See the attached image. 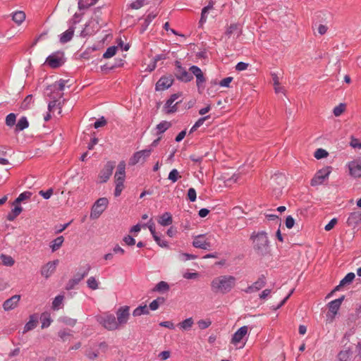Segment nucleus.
Instances as JSON below:
<instances>
[{
    "instance_id": "1",
    "label": "nucleus",
    "mask_w": 361,
    "mask_h": 361,
    "mask_svg": "<svg viewBox=\"0 0 361 361\" xmlns=\"http://www.w3.org/2000/svg\"><path fill=\"white\" fill-rule=\"evenodd\" d=\"M235 283L236 279L233 276L221 275L212 280L211 290L216 294H226L231 291Z\"/></svg>"
},
{
    "instance_id": "2",
    "label": "nucleus",
    "mask_w": 361,
    "mask_h": 361,
    "mask_svg": "<svg viewBox=\"0 0 361 361\" xmlns=\"http://www.w3.org/2000/svg\"><path fill=\"white\" fill-rule=\"evenodd\" d=\"M253 247L259 255H264L269 252V243L265 231L253 232L250 236Z\"/></svg>"
},
{
    "instance_id": "3",
    "label": "nucleus",
    "mask_w": 361,
    "mask_h": 361,
    "mask_svg": "<svg viewBox=\"0 0 361 361\" xmlns=\"http://www.w3.org/2000/svg\"><path fill=\"white\" fill-rule=\"evenodd\" d=\"M158 143V138L155 139L152 145L148 147L147 149L140 150L133 154V155L129 159L128 164L130 166H134L137 164H143L147 157H149L151 152L152 151V147H156Z\"/></svg>"
},
{
    "instance_id": "4",
    "label": "nucleus",
    "mask_w": 361,
    "mask_h": 361,
    "mask_svg": "<svg viewBox=\"0 0 361 361\" xmlns=\"http://www.w3.org/2000/svg\"><path fill=\"white\" fill-rule=\"evenodd\" d=\"M97 321L108 331H114L120 329L116 317L112 314H105L98 316Z\"/></svg>"
},
{
    "instance_id": "5",
    "label": "nucleus",
    "mask_w": 361,
    "mask_h": 361,
    "mask_svg": "<svg viewBox=\"0 0 361 361\" xmlns=\"http://www.w3.org/2000/svg\"><path fill=\"white\" fill-rule=\"evenodd\" d=\"M109 204V200L106 197L99 198L92 205L90 217L91 219H98L105 211Z\"/></svg>"
},
{
    "instance_id": "6",
    "label": "nucleus",
    "mask_w": 361,
    "mask_h": 361,
    "mask_svg": "<svg viewBox=\"0 0 361 361\" xmlns=\"http://www.w3.org/2000/svg\"><path fill=\"white\" fill-rule=\"evenodd\" d=\"M142 228H148L154 238V240L158 243V234L156 232V225L152 221V217H150L146 223L143 222L133 226L130 228V232L133 233H138Z\"/></svg>"
},
{
    "instance_id": "7",
    "label": "nucleus",
    "mask_w": 361,
    "mask_h": 361,
    "mask_svg": "<svg viewBox=\"0 0 361 361\" xmlns=\"http://www.w3.org/2000/svg\"><path fill=\"white\" fill-rule=\"evenodd\" d=\"M331 172V168L330 166H326L319 170L311 180V185L317 186L322 184L324 181L328 178Z\"/></svg>"
},
{
    "instance_id": "8",
    "label": "nucleus",
    "mask_w": 361,
    "mask_h": 361,
    "mask_svg": "<svg viewBox=\"0 0 361 361\" xmlns=\"http://www.w3.org/2000/svg\"><path fill=\"white\" fill-rule=\"evenodd\" d=\"M248 334V326H243L238 329L233 335L231 338V343L235 346H238L239 344H242L240 348L244 346L245 343L243 342L244 338Z\"/></svg>"
},
{
    "instance_id": "9",
    "label": "nucleus",
    "mask_w": 361,
    "mask_h": 361,
    "mask_svg": "<svg viewBox=\"0 0 361 361\" xmlns=\"http://www.w3.org/2000/svg\"><path fill=\"white\" fill-rule=\"evenodd\" d=\"M116 321L120 328L125 325L130 317V307L128 306L120 307L116 312Z\"/></svg>"
},
{
    "instance_id": "10",
    "label": "nucleus",
    "mask_w": 361,
    "mask_h": 361,
    "mask_svg": "<svg viewBox=\"0 0 361 361\" xmlns=\"http://www.w3.org/2000/svg\"><path fill=\"white\" fill-rule=\"evenodd\" d=\"M158 309V298L154 300L149 306L147 305H140L135 308L133 312L134 317H138L142 314H149V310H156Z\"/></svg>"
},
{
    "instance_id": "11",
    "label": "nucleus",
    "mask_w": 361,
    "mask_h": 361,
    "mask_svg": "<svg viewBox=\"0 0 361 361\" xmlns=\"http://www.w3.org/2000/svg\"><path fill=\"white\" fill-rule=\"evenodd\" d=\"M90 269L91 267L87 264L86 269L82 273L78 272L72 279L68 281L66 289L67 290H70L74 288V287L88 274Z\"/></svg>"
},
{
    "instance_id": "12",
    "label": "nucleus",
    "mask_w": 361,
    "mask_h": 361,
    "mask_svg": "<svg viewBox=\"0 0 361 361\" xmlns=\"http://www.w3.org/2000/svg\"><path fill=\"white\" fill-rule=\"evenodd\" d=\"M99 28V23L95 20H90L85 25V27L80 32V36L85 37L87 36L92 35Z\"/></svg>"
},
{
    "instance_id": "13",
    "label": "nucleus",
    "mask_w": 361,
    "mask_h": 361,
    "mask_svg": "<svg viewBox=\"0 0 361 361\" xmlns=\"http://www.w3.org/2000/svg\"><path fill=\"white\" fill-rule=\"evenodd\" d=\"M59 262V261L58 259H55L42 266L40 271L41 275L45 279L49 278L56 271Z\"/></svg>"
},
{
    "instance_id": "14",
    "label": "nucleus",
    "mask_w": 361,
    "mask_h": 361,
    "mask_svg": "<svg viewBox=\"0 0 361 361\" xmlns=\"http://www.w3.org/2000/svg\"><path fill=\"white\" fill-rule=\"evenodd\" d=\"M349 173L355 178L361 177V158L354 159L348 164Z\"/></svg>"
},
{
    "instance_id": "15",
    "label": "nucleus",
    "mask_w": 361,
    "mask_h": 361,
    "mask_svg": "<svg viewBox=\"0 0 361 361\" xmlns=\"http://www.w3.org/2000/svg\"><path fill=\"white\" fill-rule=\"evenodd\" d=\"M46 63L52 68L60 67L63 63L62 54L56 53L49 55L46 59Z\"/></svg>"
},
{
    "instance_id": "16",
    "label": "nucleus",
    "mask_w": 361,
    "mask_h": 361,
    "mask_svg": "<svg viewBox=\"0 0 361 361\" xmlns=\"http://www.w3.org/2000/svg\"><path fill=\"white\" fill-rule=\"evenodd\" d=\"M265 284L266 279L265 276L262 275L260 277H259V279L255 283L247 287L244 290V292H245L246 293H252L254 292H257L262 289L265 286Z\"/></svg>"
},
{
    "instance_id": "17",
    "label": "nucleus",
    "mask_w": 361,
    "mask_h": 361,
    "mask_svg": "<svg viewBox=\"0 0 361 361\" xmlns=\"http://www.w3.org/2000/svg\"><path fill=\"white\" fill-rule=\"evenodd\" d=\"M176 66L177 69V78L184 82H190L192 80V75L189 73L186 69L181 66L179 61H176Z\"/></svg>"
},
{
    "instance_id": "18",
    "label": "nucleus",
    "mask_w": 361,
    "mask_h": 361,
    "mask_svg": "<svg viewBox=\"0 0 361 361\" xmlns=\"http://www.w3.org/2000/svg\"><path fill=\"white\" fill-rule=\"evenodd\" d=\"M361 223V211L356 210L350 212L346 221L348 226L356 227Z\"/></svg>"
},
{
    "instance_id": "19",
    "label": "nucleus",
    "mask_w": 361,
    "mask_h": 361,
    "mask_svg": "<svg viewBox=\"0 0 361 361\" xmlns=\"http://www.w3.org/2000/svg\"><path fill=\"white\" fill-rule=\"evenodd\" d=\"M20 300V295H15L5 300L3 303V308L5 311H10L16 308Z\"/></svg>"
},
{
    "instance_id": "20",
    "label": "nucleus",
    "mask_w": 361,
    "mask_h": 361,
    "mask_svg": "<svg viewBox=\"0 0 361 361\" xmlns=\"http://www.w3.org/2000/svg\"><path fill=\"white\" fill-rule=\"evenodd\" d=\"M126 178V163L124 161H120L115 173V183H124Z\"/></svg>"
},
{
    "instance_id": "21",
    "label": "nucleus",
    "mask_w": 361,
    "mask_h": 361,
    "mask_svg": "<svg viewBox=\"0 0 361 361\" xmlns=\"http://www.w3.org/2000/svg\"><path fill=\"white\" fill-rule=\"evenodd\" d=\"M114 168V164L113 162L109 161L106 163L104 169L101 171L99 175L101 182L105 183L109 179L110 176L112 174Z\"/></svg>"
},
{
    "instance_id": "22",
    "label": "nucleus",
    "mask_w": 361,
    "mask_h": 361,
    "mask_svg": "<svg viewBox=\"0 0 361 361\" xmlns=\"http://www.w3.org/2000/svg\"><path fill=\"white\" fill-rule=\"evenodd\" d=\"M192 245L195 247L200 248L202 250H209L211 247V244L207 240L204 238V236L202 235L196 236L192 242Z\"/></svg>"
},
{
    "instance_id": "23",
    "label": "nucleus",
    "mask_w": 361,
    "mask_h": 361,
    "mask_svg": "<svg viewBox=\"0 0 361 361\" xmlns=\"http://www.w3.org/2000/svg\"><path fill=\"white\" fill-rule=\"evenodd\" d=\"M180 97L179 94H173L166 101L164 109L166 113H172L176 111V104L178 102L174 104V102Z\"/></svg>"
},
{
    "instance_id": "24",
    "label": "nucleus",
    "mask_w": 361,
    "mask_h": 361,
    "mask_svg": "<svg viewBox=\"0 0 361 361\" xmlns=\"http://www.w3.org/2000/svg\"><path fill=\"white\" fill-rule=\"evenodd\" d=\"M38 315L37 314H31L29 321L25 324L23 328V334L34 329L38 324Z\"/></svg>"
},
{
    "instance_id": "25",
    "label": "nucleus",
    "mask_w": 361,
    "mask_h": 361,
    "mask_svg": "<svg viewBox=\"0 0 361 361\" xmlns=\"http://www.w3.org/2000/svg\"><path fill=\"white\" fill-rule=\"evenodd\" d=\"M344 298L345 297L343 295L341 298L332 300L329 303V312L332 314L333 317L337 314Z\"/></svg>"
},
{
    "instance_id": "26",
    "label": "nucleus",
    "mask_w": 361,
    "mask_h": 361,
    "mask_svg": "<svg viewBox=\"0 0 361 361\" xmlns=\"http://www.w3.org/2000/svg\"><path fill=\"white\" fill-rule=\"evenodd\" d=\"M190 71L196 77L197 85L202 84L205 81L204 75L201 69L197 66H192L190 68Z\"/></svg>"
},
{
    "instance_id": "27",
    "label": "nucleus",
    "mask_w": 361,
    "mask_h": 361,
    "mask_svg": "<svg viewBox=\"0 0 361 361\" xmlns=\"http://www.w3.org/2000/svg\"><path fill=\"white\" fill-rule=\"evenodd\" d=\"M74 32H75V27L70 26L67 30H66L64 32H63L62 34L60 35V36H59L60 42L62 44H65V43L70 42L73 37Z\"/></svg>"
},
{
    "instance_id": "28",
    "label": "nucleus",
    "mask_w": 361,
    "mask_h": 361,
    "mask_svg": "<svg viewBox=\"0 0 361 361\" xmlns=\"http://www.w3.org/2000/svg\"><path fill=\"white\" fill-rule=\"evenodd\" d=\"M214 7V3L212 1H210L207 6H204L202 9L201 12V17L199 21L200 26H202L207 20V15L209 13V11L212 10Z\"/></svg>"
},
{
    "instance_id": "29",
    "label": "nucleus",
    "mask_w": 361,
    "mask_h": 361,
    "mask_svg": "<svg viewBox=\"0 0 361 361\" xmlns=\"http://www.w3.org/2000/svg\"><path fill=\"white\" fill-rule=\"evenodd\" d=\"M173 82L172 76H165L159 78V89L166 90L169 88Z\"/></svg>"
},
{
    "instance_id": "30",
    "label": "nucleus",
    "mask_w": 361,
    "mask_h": 361,
    "mask_svg": "<svg viewBox=\"0 0 361 361\" xmlns=\"http://www.w3.org/2000/svg\"><path fill=\"white\" fill-rule=\"evenodd\" d=\"M194 324V320L192 317L187 318L178 324V327L182 331H189Z\"/></svg>"
},
{
    "instance_id": "31",
    "label": "nucleus",
    "mask_w": 361,
    "mask_h": 361,
    "mask_svg": "<svg viewBox=\"0 0 361 361\" xmlns=\"http://www.w3.org/2000/svg\"><path fill=\"white\" fill-rule=\"evenodd\" d=\"M173 223L172 216L169 212L164 213L159 216V224L164 226H167Z\"/></svg>"
},
{
    "instance_id": "32",
    "label": "nucleus",
    "mask_w": 361,
    "mask_h": 361,
    "mask_svg": "<svg viewBox=\"0 0 361 361\" xmlns=\"http://www.w3.org/2000/svg\"><path fill=\"white\" fill-rule=\"evenodd\" d=\"M355 277V275L353 272L347 274L340 281L339 285L336 287L335 290H338L341 286H344L352 283Z\"/></svg>"
},
{
    "instance_id": "33",
    "label": "nucleus",
    "mask_w": 361,
    "mask_h": 361,
    "mask_svg": "<svg viewBox=\"0 0 361 361\" xmlns=\"http://www.w3.org/2000/svg\"><path fill=\"white\" fill-rule=\"evenodd\" d=\"M64 238L63 236H59L51 241L50 247L53 252L59 249L63 243Z\"/></svg>"
},
{
    "instance_id": "34",
    "label": "nucleus",
    "mask_w": 361,
    "mask_h": 361,
    "mask_svg": "<svg viewBox=\"0 0 361 361\" xmlns=\"http://www.w3.org/2000/svg\"><path fill=\"white\" fill-rule=\"evenodd\" d=\"M29 126V123L26 117L23 116L21 117L17 124H16V130L17 131H21L24 129L27 128Z\"/></svg>"
},
{
    "instance_id": "35",
    "label": "nucleus",
    "mask_w": 361,
    "mask_h": 361,
    "mask_svg": "<svg viewBox=\"0 0 361 361\" xmlns=\"http://www.w3.org/2000/svg\"><path fill=\"white\" fill-rule=\"evenodd\" d=\"M352 355V351L350 349L341 350L338 354V358L340 361H348Z\"/></svg>"
},
{
    "instance_id": "36",
    "label": "nucleus",
    "mask_w": 361,
    "mask_h": 361,
    "mask_svg": "<svg viewBox=\"0 0 361 361\" xmlns=\"http://www.w3.org/2000/svg\"><path fill=\"white\" fill-rule=\"evenodd\" d=\"M52 320L50 317L49 314L43 313L41 316L42 329H45L51 325Z\"/></svg>"
},
{
    "instance_id": "37",
    "label": "nucleus",
    "mask_w": 361,
    "mask_h": 361,
    "mask_svg": "<svg viewBox=\"0 0 361 361\" xmlns=\"http://www.w3.org/2000/svg\"><path fill=\"white\" fill-rule=\"evenodd\" d=\"M12 18L17 24H21L25 19V14L23 11H16L13 14Z\"/></svg>"
},
{
    "instance_id": "38",
    "label": "nucleus",
    "mask_w": 361,
    "mask_h": 361,
    "mask_svg": "<svg viewBox=\"0 0 361 361\" xmlns=\"http://www.w3.org/2000/svg\"><path fill=\"white\" fill-rule=\"evenodd\" d=\"M64 296L63 295H57L52 302V309L54 310H58L63 305Z\"/></svg>"
},
{
    "instance_id": "39",
    "label": "nucleus",
    "mask_w": 361,
    "mask_h": 361,
    "mask_svg": "<svg viewBox=\"0 0 361 361\" xmlns=\"http://www.w3.org/2000/svg\"><path fill=\"white\" fill-rule=\"evenodd\" d=\"M148 4L149 1L147 0H135L129 5V7L132 9H139Z\"/></svg>"
},
{
    "instance_id": "40",
    "label": "nucleus",
    "mask_w": 361,
    "mask_h": 361,
    "mask_svg": "<svg viewBox=\"0 0 361 361\" xmlns=\"http://www.w3.org/2000/svg\"><path fill=\"white\" fill-rule=\"evenodd\" d=\"M210 116H204V117H202V118H200L195 123V124L192 126L190 130V133H192L194 131H195L198 128H200L201 126L203 125V123H204V121L209 118Z\"/></svg>"
},
{
    "instance_id": "41",
    "label": "nucleus",
    "mask_w": 361,
    "mask_h": 361,
    "mask_svg": "<svg viewBox=\"0 0 361 361\" xmlns=\"http://www.w3.org/2000/svg\"><path fill=\"white\" fill-rule=\"evenodd\" d=\"M117 51V47L116 46H111L107 48L106 51L103 54V58L104 59H109L112 56H114Z\"/></svg>"
},
{
    "instance_id": "42",
    "label": "nucleus",
    "mask_w": 361,
    "mask_h": 361,
    "mask_svg": "<svg viewBox=\"0 0 361 361\" xmlns=\"http://www.w3.org/2000/svg\"><path fill=\"white\" fill-rule=\"evenodd\" d=\"M87 285L91 290H97L99 288V282L94 276H91L87 279Z\"/></svg>"
},
{
    "instance_id": "43",
    "label": "nucleus",
    "mask_w": 361,
    "mask_h": 361,
    "mask_svg": "<svg viewBox=\"0 0 361 361\" xmlns=\"http://www.w3.org/2000/svg\"><path fill=\"white\" fill-rule=\"evenodd\" d=\"M1 259L3 264H4L6 266H8V267H11L15 263V261L13 259V257H11V256H8V255H3L2 254L1 255Z\"/></svg>"
},
{
    "instance_id": "44",
    "label": "nucleus",
    "mask_w": 361,
    "mask_h": 361,
    "mask_svg": "<svg viewBox=\"0 0 361 361\" xmlns=\"http://www.w3.org/2000/svg\"><path fill=\"white\" fill-rule=\"evenodd\" d=\"M345 104L341 103L334 108L333 113L335 116H339L345 111Z\"/></svg>"
},
{
    "instance_id": "45",
    "label": "nucleus",
    "mask_w": 361,
    "mask_h": 361,
    "mask_svg": "<svg viewBox=\"0 0 361 361\" xmlns=\"http://www.w3.org/2000/svg\"><path fill=\"white\" fill-rule=\"evenodd\" d=\"M16 121V116L13 113L8 114L6 117V124L8 126L12 127L15 125Z\"/></svg>"
},
{
    "instance_id": "46",
    "label": "nucleus",
    "mask_w": 361,
    "mask_h": 361,
    "mask_svg": "<svg viewBox=\"0 0 361 361\" xmlns=\"http://www.w3.org/2000/svg\"><path fill=\"white\" fill-rule=\"evenodd\" d=\"M285 176L282 173H279V174H274L272 177H271V180L274 183H276L279 185H283L285 182Z\"/></svg>"
},
{
    "instance_id": "47",
    "label": "nucleus",
    "mask_w": 361,
    "mask_h": 361,
    "mask_svg": "<svg viewBox=\"0 0 361 361\" xmlns=\"http://www.w3.org/2000/svg\"><path fill=\"white\" fill-rule=\"evenodd\" d=\"M32 193L29 191H25L19 195V196L15 200L16 203H20L25 200L30 198Z\"/></svg>"
},
{
    "instance_id": "48",
    "label": "nucleus",
    "mask_w": 361,
    "mask_h": 361,
    "mask_svg": "<svg viewBox=\"0 0 361 361\" xmlns=\"http://www.w3.org/2000/svg\"><path fill=\"white\" fill-rule=\"evenodd\" d=\"M328 152L322 148L317 149L314 152V157L317 159L325 158L328 156Z\"/></svg>"
},
{
    "instance_id": "49",
    "label": "nucleus",
    "mask_w": 361,
    "mask_h": 361,
    "mask_svg": "<svg viewBox=\"0 0 361 361\" xmlns=\"http://www.w3.org/2000/svg\"><path fill=\"white\" fill-rule=\"evenodd\" d=\"M180 178L179 173L176 169H172L169 174L168 178L171 180L173 183H175Z\"/></svg>"
},
{
    "instance_id": "50",
    "label": "nucleus",
    "mask_w": 361,
    "mask_h": 361,
    "mask_svg": "<svg viewBox=\"0 0 361 361\" xmlns=\"http://www.w3.org/2000/svg\"><path fill=\"white\" fill-rule=\"evenodd\" d=\"M169 290V284L165 281H159V295L168 293Z\"/></svg>"
},
{
    "instance_id": "51",
    "label": "nucleus",
    "mask_w": 361,
    "mask_h": 361,
    "mask_svg": "<svg viewBox=\"0 0 361 361\" xmlns=\"http://www.w3.org/2000/svg\"><path fill=\"white\" fill-rule=\"evenodd\" d=\"M350 146L354 149H361V142L354 137H351L350 142Z\"/></svg>"
},
{
    "instance_id": "52",
    "label": "nucleus",
    "mask_w": 361,
    "mask_h": 361,
    "mask_svg": "<svg viewBox=\"0 0 361 361\" xmlns=\"http://www.w3.org/2000/svg\"><path fill=\"white\" fill-rule=\"evenodd\" d=\"M212 324L209 319H201L197 322L198 326L201 329H205L208 328Z\"/></svg>"
},
{
    "instance_id": "53",
    "label": "nucleus",
    "mask_w": 361,
    "mask_h": 361,
    "mask_svg": "<svg viewBox=\"0 0 361 361\" xmlns=\"http://www.w3.org/2000/svg\"><path fill=\"white\" fill-rule=\"evenodd\" d=\"M68 80L60 79L58 82H55L54 86L59 91H63L65 88L66 84Z\"/></svg>"
},
{
    "instance_id": "54",
    "label": "nucleus",
    "mask_w": 361,
    "mask_h": 361,
    "mask_svg": "<svg viewBox=\"0 0 361 361\" xmlns=\"http://www.w3.org/2000/svg\"><path fill=\"white\" fill-rule=\"evenodd\" d=\"M54 190L52 188H49L47 190H40L39 192V195L43 197L45 200H48L53 195Z\"/></svg>"
},
{
    "instance_id": "55",
    "label": "nucleus",
    "mask_w": 361,
    "mask_h": 361,
    "mask_svg": "<svg viewBox=\"0 0 361 361\" xmlns=\"http://www.w3.org/2000/svg\"><path fill=\"white\" fill-rule=\"evenodd\" d=\"M115 184L114 195L115 197H119L124 188V183H115Z\"/></svg>"
},
{
    "instance_id": "56",
    "label": "nucleus",
    "mask_w": 361,
    "mask_h": 361,
    "mask_svg": "<svg viewBox=\"0 0 361 361\" xmlns=\"http://www.w3.org/2000/svg\"><path fill=\"white\" fill-rule=\"evenodd\" d=\"M59 105H60V103L57 104V101L56 100H54V101L50 102L49 103V104H48V110H49V111L51 112V111H54V109L56 107H58L59 109V113L60 114L61 111V107Z\"/></svg>"
},
{
    "instance_id": "57",
    "label": "nucleus",
    "mask_w": 361,
    "mask_h": 361,
    "mask_svg": "<svg viewBox=\"0 0 361 361\" xmlns=\"http://www.w3.org/2000/svg\"><path fill=\"white\" fill-rule=\"evenodd\" d=\"M188 197L190 202H195L197 198V193L194 188H190L188 190Z\"/></svg>"
},
{
    "instance_id": "58",
    "label": "nucleus",
    "mask_w": 361,
    "mask_h": 361,
    "mask_svg": "<svg viewBox=\"0 0 361 361\" xmlns=\"http://www.w3.org/2000/svg\"><path fill=\"white\" fill-rule=\"evenodd\" d=\"M123 240L126 243V245L129 246H132L135 244V240L130 235H127L126 236H125L123 238Z\"/></svg>"
},
{
    "instance_id": "59",
    "label": "nucleus",
    "mask_w": 361,
    "mask_h": 361,
    "mask_svg": "<svg viewBox=\"0 0 361 361\" xmlns=\"http://www.w3.org/2000/svg\"><path fill=\"white\" fill-rule=\"evenodd\" d=\"M58 335L62 341H65L68 336H71V331L61 330L59 331Z\"/></svg>"
},
{
    "instance_id": "60",
    "label": "nucleus",
    "mask_w": 361,
    "mask_h": 361,
    "mask_svg": "<svg viewBox=\"0 0 361 361\" xmlns=\"http://www.w3.org/2000/svg\"><path fill=\"white\" fill-rule=\"evenodd\" d=\"M238 25L237 24H232L226 31V35L230 37L234 32L238 30Z\"/></svg>"
},
{
    "instance_id": "61",
    "label": "nucleus",
    "mask_w": 361,
    "mask_h": 361,
    "mask_svg": "<svg viewBox=\"0 0 361 361\" xmlns=\"http://www.w3.org/2000/svg\"><path fill=\"white\" fill-rule=\"evenodd\" d=\"M171 126V123L168 121H162L159 123V133L166 130Z\"/></svg>"
},
{
    "instance_id": "62",
    "label": "nucleus",
    "mask_w": 361,
    "mask_h": 361,
    "mask_svg": "<svg viewBox=\"0 0 361 361\" xmlns=\"http://www.w3.org/2000/svg\"><path fill=\"white\" fill-rule=\"evenodd\" d=\"M286 226L288 228H292L295 224V220L291 216H288L286 219Z\"/></svg>"
},
{
    "instance_id": "63",
    "label": "nucleus",
    "mask_w": 361,
    "mask_h": 361,
    "mask_svg": "<svg viewBox=\"0 0 361 361\" xmlns=\"http://www.w3.org/2000/svg\"><path fill=\"white\" fill-rule=\"evenodd\" d=\"M337 223V219L336 218H334L332 219L329 222V224H327L325 227H324V229L326 231H331L334 227V226Z\"/></svg>"
},
{
    "instance_id": "64",
    "label": "nucleus",
    "mask_w": 361,
    "mask_h": 361,
    "mask_svg": "<svg viewBox=\"0 0 361 361\" xmlns=\"http://www.w3.org/2000/svg\"><path fill=\"white\" fill-rule=\"evenodd\" d=\"M106 124V121L104 117H102L99 120L94 122V127L95 128H99L100 127L104 126Z\"/></svg>"
}]
</instances>
